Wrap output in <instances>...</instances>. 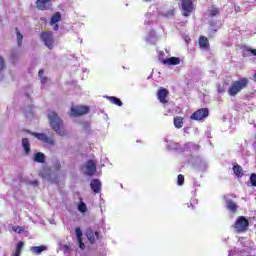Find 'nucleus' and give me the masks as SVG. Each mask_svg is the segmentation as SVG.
<instances>
[{"mask_svg":"<svg viewBox=\"0 0 256 256\" xmlns=\"http://www.w3.org/2000/svg\"><path fill=\"white\" fill-rule=\"evenodd\" d=\"M107 99L110 103H112V105H117V107H123V102L121 101V99L115 96H108Z\"/></svg>","mask_w":256,"mask_h":256,"instance_id":"20","label":"nucleus"},{"mask_svg":"<svg viewBox=\"0 0 256 256\" xmlns=\"http://www.w3.org/2000/svg\"><path fill=\"white\" fill-rule=\"evenodd\" d=\"M169 96V90L165 88H160L157 93L158 100L160 103H163L164 105L168 103L167 97Z\"/></svg>","mask_w":256,"mask_h":256,"instance_id":"10","label":"nucleus"},{"mask_svg":"<svg viewBox=\"0 0 256 256\" xmlns=\"http://www.w3.org/2000/svg\"><path fill=\"white\" fill-rule=\"evenodd\" d=\"M40 39L43 41L44 45H46L50 50L55 47V39L53 38V32L44 31L40 34Z\"/></svg>","mask_w":256,"mask_h":256,"instance_id":"4","label":"nucleus"},{"mask_svg":"<svg viewBox=\"0 0 256 256\" xmlns=\"http://www.w3.org/2000/svg\"><path fill=\"white\" fill-rule=\"evenodd\" d=\"M100 233L98 231L94 232L93 230H87L86 237L91 245H95L97 239H99Z\"/></svg>","mask_w":256,"mask_h":256,"instance_id":"12","label":"nucleus"},{"mask_svg":"<svg viewBox=\"0 0 256 256\" xmlns=\"http://www.w3.org/2000/svg\"><path fill=\"white\" fill-rule=\"evenodd\" d=\"M40 79H41L42 85H45V83H47V81H48L47 76H42Z\"/></svg>","mask_w":256,"mask_h":256,"instance_id":"35","label":"nucleus"},{"mask_svg":"<svg viewBox=\"0 0 256 256\" xmlns=\"http://www.w3.org/2000/svg\"><path fill=\"white\" fill-rule=\"evenodd\" d=\"M89 113V106H72L70 109L71 117H83V115H87Z\"/></svg>","mask_w":256,"mask_h":256,"instance_id":"5","label":"nucleus"},{"mask_svg":"<svg viewBox=\"0 0 256 256\" xmlns=\"http://www.w3.org/2000/svg\"><path fill=\"white\" fill-rule=\"evenodd\" d=\"M163 65H179L181 59L179 57H170L162 60Z\"/></svg>","mask_w":256,"mask_h":256,"instance_id":"16","label":"nucleus"},{"mask_svg":"<svg viewBox=\"0 0 256 256\" xmlns=\"http://www.w3.org/2000/svg\"><path fill=\"white\" fill-rule=\"evenodd\" d=\"M75 233H76V241L79 245V248L82 251H85V243H83V231H81V228L77 227L75 228Z\"/></svg>","mask_w":256,"mask_h":256,"instance_id":"11","label":"nucleus"},{"mask_svg":"<svg viewBox=\"0 0 256 256\" xmlns=\"http://www.w3.org/2000/svg\"><path fill=\"white\" fill-rule=\"evenodd\" d=\"M22 147L24 149L25 155H29V153H31V143L29 142L28 138L22 139Z\"/></svg>","mask_w":256,"mask_h":256,"instance_id":"19","label":"nucleus"},{"mask_svg":"<svg viewBox=\"0 0 256 256\" xmlns=\"http://www.w3.org/2000/svg\"><path fill=\"white\" fill-rule=\"evenodd\" d=\"M61 21V12H56L50 19V25H57Z\"/></svg>","mask_w":256,"mask_h":256,"instance_id":"22","label":"nucleus"},{"mask_svg":"<svg viewBox=\"0 0 256 256\" xmlns=\"http://www.w3.org/2000/svg\"><path fill=\"white\" fill-rule=\"evenodd\" d=\"M43 73H44L43 69H40L38 72V77L40 78L43 77Z\"/></svg>","mask_w":256,"mask_h":256,"instance_id":"36","label":"nucleus"},{"mask_svg":"<svg viewBox=\"0 0 256 256\" xmlns=\"http://www.w3.org/2000/svg\"><path fill=\"white\" fill-rule=\"evenodd\" d=\"M209 117V109L208 108H200L190 116L192 121H202V119H206Z\"/></svg>","mask_w":256,"mask_h":256,"instance_id":"6","label":"nucleus"},{"mask_svg":"<svg viewBox=\"0 0 256 256\" xmlns=\"http://www.w3.org/2000/svg\"><path fill=\"white\" fill-rule=\"evenodd\" d=\"M31 135H33V137H36L38 141H42V143H46V145H55V140H53L52 138H49V136H47V134L45 133L32 132Z\"/></svg>","mask_w":256,"mask_h":256,"instance_id":"9","label":"nucleus"},{"mask_svg":"<svg viewBox=\"0 0 256 256\" xmlns=\"http://www.w3.org/2000/svg\"><path fill=\"white\" fill-rule=\"evenodd\" d=\"M31 185H39V181L34 180V181L31 182Z\"/></svg>","mask_w":256,"mask_h":256,"instance_id":"37","label":"nucleus"},{"mask_svg":"<svg viewBox=\"0 0 256 256\" xmlns=\"http://www.w3.org/2000/svg\"><path fill=\"white\" fill-rule=\"evenodd\" d=\"M34 161L36 163H45V154L42 152H37L34 156Z\"/></svg>","mask_w":256,"mask_h":256,"instance_id":"25","label":"nucleus"},{"mask_svg":"<svg viewBox=\"0 0 256 256\" xmlns=\"http://www.w3.org/2000/svg\"><path fill=\"white\" fill-rule=\"evenodd\" d=\"M233 172L236 177H243V167H241L239 164H235L233 166Z\"/></svg>","mask_w":256,"mask_h":256,"instance_id":"23","label":"nucleus"},{"mask_svg":"<svg viewBox=\"0 0 256 256\" xmlns=\"http://www.w3.org/2000/svg\"><path fill=\"white\" fill-rule=\"evenodd\" d=\"M90 187L94 193H101V180L93 179L90 183Z\"/></svg>","mask_w":256,"mask_h":256,"instance_id":"15","label":"nucleus"},{"mask_svg":"<svg viewBox=\"0 0 256 256\" xmlns=\"http://www.w3.org/2000/svg\"><path fill=\"white\" fill-rule=\"evenodd\" d=\"M53 0H36L35 7L38 11H47L49 7H47V3H51Z\"/></svg>","mask_w":256,"mask_h":256,"instance_id":"14","label":"nucleus"},{"mask_svg":"<svg viewBox=\"0 0 256 256\" xmlns=\"http://www.w3.org/2000/svg\"><path fill=\"white\" fill-rule=\"evenodd\" d=\"M246 51L247 53H252V55L256 57V49L246 47Z\"/></svg>","mask_w":256,"mask_h":256,"instance_id":"34","label":"nucleus"},{"mask_svg":"<svg viewBox=\"0 0 256 256\" xmlns=\"http://www.w3.org/2000/svg\"><path fill=\"white\" fill-rule=\"evenodd\" d=\"M30 251L34 254V255H41V253L43 251H47V246L45 245H41V246H32L30 248Z\"/></svg>","mask_w":256,"mask_h":256,"instance_id":"18","label":"nucleus"},{"mask_svg":"<svg viewBox=\"0 0 256 256\" xmlns=\"http://www.w3.org/2000/svg\"><path fill=\"white\" fill-rule=\"evenodd\" d=\"M12 231H14V233H18V235H21L22 233H25V228L21 226H13Z\"/></svg>","mask_w":256,"mask_h":256,"instance_id":"29","label":"nucleus"},{"mask_svg":"<svg viewBox=\"0 0 256 256\" xmlns=\"http://www.w3.org/2000/svg\"><path fill=\"white\" fill-rule=\"evenodd\" d=\"M83 169L84 175H87L88 177H93V175H95V172L97 171V164H95V161L93 160H88L83 166Z\"/></svg>","mask_w":256,"mask_h":256,"instance_id":"8","label":"nucleus"},{"mask_svg":"<svg viewBox=\"0 0 256 256\" xmlns=\"http://www.w3.org/2000/svg\"><path fill=\"white\" fill-rule=\"evenodd\" d=\"M24 243L23 241H20L16 244V249L15 251L12 253V256H21V251H23V247H24Z\"/></svg>","mask_w":256,"mask_h":256,"instance_id":"21","label":"nucleus"},{"mask_svg":"<svg viewBox=\"0 0 256 256\" xmlns=\"http://www.w3.org/2000/svg\"><path fill=\"white\" fill-rule=\"evenodd\" d=\"M198 45L200 49H203L204 51H209V49H211V45L209 44V38H207L206 36L199 37Z\"/></svg>","mask_w":256,"mask_h":256,"instance_id":"13","label":"nucleus"},{"mask_svg":"<svg viewBox=\"0 0 256 256\" xmlns=\"http://www.w3.org/2000/svg\"><path fill=\"white\" fill-rule=\"evenodd\" d=\"M219 15V8L215 7V5L212 6L209 17H217Z\"/></svg>","mask_w":256,"mask_h":256,"instance_id":"28","label":"nucleus"},{"mask_svg":"<svg viewBox=\"0 0 256 256\" xmlns=\"http://www.w3.org/2000/svg\"><path fill=\"white\" fill-rule=\"evenodd\" d=\"M184 183H185V176H183L182 174H179L177 179V184L181 186V185H184Z\"/></svg>","mask_w":256,"mask_h":256,"instance_id":"30","label":"nucleus"},{"mask_svg":"<svg viewBox=\"0 0 256 256\" xmlns=\"http://www.w3.org/2000/svg\"><path fill=\"white\" fill-rule=\"evenodd\" d=\"M249 85V79L247 77L239 78L233 81L228 87V95L230 97H237L241 93L242 89H246Z\"/></svg>","mask_w":256,"mask_h":256,"instance_id":"2","label":"nucleus"},{"mask_svg":"<svg viewBox=\"0 0 256 256\" xmlns=\"http://www.w3.org/2000/svg\"><path fill=\"white\" fill-rule=\"evenodd\" d=\"M238 208L239 206H237V203L233 202V200H226V209H228V211L237 213Z\"/></svg>","mask_w":256,"mask_h":256,"instance_id":"17","label":"nucleus"},{"mask_svg":"<svg viewBox=\"0 0 256 256\" xmlns=\"http://www.w3.org/2000/svg\"><path fill=\"white\" fill-rule=\"evenodd\" d=\"M59 30V24H56L55 26H54V31H58Z\"/></svg>","mask_w":256,"mask_h":256,"instance_id":"38","label":"nucleus"},{"mask_svg":"<svg viewBox=\"0 0 256 256\" xmlns=\"http://www.w3.org/2000/svg\"><path fill=\"white\" fill-rule=\"evenodd\" d=\"M16 35H17L18 45L19 47H21V45L23 44V34L19 32L18 28H16Z\"/></svg>","mask_w":256,"mask_h":256,"instance_id":"26","label":"nucleus"},{"mask_svg":"<svg viewBox=\"0 0 256 256\" xmlns=\"http://www.w3.org/2000/svg\"><path fill=\"white\" fill-rule=\"evenodd\" d=\"M233 227L237 231V233H245V231H248L249 229V220H247L245 216H239L236 219Z\"/></svg>","mask_w":256,"mask_h":256,"instance_id":"3","label":"nucleus"},{"mask_svg":"<svg viewBox=\"0 0 256 256\" xmlns=\"http://www.w3.org/2000/svg\"><path fill=\"white\" fill-rule=\"evenodd\" d=\"M195 11L193 6V0H182V15L183 17H189L191 13Z\"/></svg>","mask_w":256,"mask_h":256,"instance_id":"7","label":"nucleus"},{"mask_svg":"<svg viewBox=\"0 0 256 256\" xmlns=\"http://www.w3.org/2000/svg\"><path fill=\"white\" fill-rule=\"evenodd\" d=\"M78 211H80V213H87V205L85 204V202L81 201L79 203Z\"/></svg>","mask_w":256,"mask_h":256,"instance_id":"27","label":"nucleus"},{"mask_svg":"<svg viewBox=\"0 0 256 256\" xmlns=\"http://www.w3.org/2000/svg\"><path fill=\"white\" fill-rule=\"evenodd\" d=\"M174 127H176V129H181L183 127V117H174Z\"/></svg>","mask_w":256,"mask_h":256,"instance_id":"24","label":"nucleus"},{"mask_svg":"<svg viewBox=\"0 0 256 256\" xmlns=\"http://www.w3.org/2000/svg\"><path fill=\"white\" fill-rule=\"evenodd\" d=\"M250 183H251L252 187H256V174L255 173H252L250 175Z\"/></svg>","mask_w":256,"mask_h":256,"instance_id":"31","label":"nucleus"},{"mask_svg":"<svg viewBox=\"0 0 256 256\" xmlns=\"http://www.w3.org/2000/svg\"><path fill=\"white\" fill-rule=\"evenodd\" d=\"M47 117L52 131H55V133H57V135H60V137H67V130L65 129V124L63 123V119L59 117V114H57L53 110H49Z\"/></svg>","mask_w":256,"mask_h":256,"instance_id":"1","label":"nucleus"},{"mask_svg":"<svg viewBox=\"0 0 256 256\" xmlns=\"http://www.w3.org/2000/svg\"><path fill=\"white\" fill-rule=\"evenodd\" d=\"M217 91H218V93H225V86L218 84Z\"/></svg>","mask_w":256,"mask_h":256,"instance_id":"33","label":"nucleus"},{"mask_svg":"<svg viewBox=\"0 0 256 256\" xmlns=\"http://www.w3.org/2000/svg\"><path fill=\"white\" fill-rule=\"evenodd\" d=\"M5 69V59H3V56H0V71H3Z\"/></svg>","mask_w":256,"mask_h":256,"instance_id":"32","label":"nucleus"},{"mask_svg":"<svg viewBox=\"0 0 256 256\" xmlns=\"http://www.w3.org/2000/svg\"><path fill=\"white\" fill-rule=\"evenodd\" d=\"M64 249H66L67 251H69V246H68V245H64Z\"/></svg>","mask_w":256,"mask_h":256,"instance_id":"39","label":"nucleus"}]
</instances>
